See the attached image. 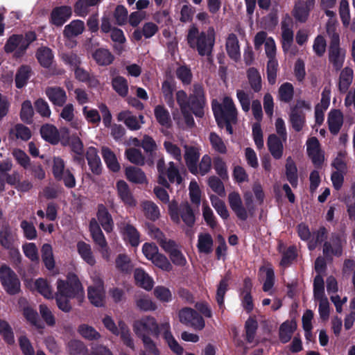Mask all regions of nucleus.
<instances>
[{"label": "nucleus", "instance_id": "21", "mask_svg": "<svg viewBox=\"0 0 355 355\" xmlns=\"http://www.w3.org/2000/svg\"><path fill=\"white\" fill-rule=\"evenodd\" d=\"M89 169L94 175H99L102 173V164L96 148L89 147L85 155Z\"/></svg>", "mask_w": 355, "mask_h": 355}, {"label": "nucleus", "instance_id": "34", "mask_svg": "<svg viewBox=\"0 0 355 355\" xmlns=\"http://www.w3.org/2000/svg\"><path fill=\"white\" fill-rule=\"evenodd\" d=\"M214 240L209 233H200L198 236L197 248L200 253L210 254L213 250Z\"/></svg>", "mask_w": 355, "mask_h": 355}, {"label": "nucleus", "instance_id": "11", "mask_svg": "<svg viewBox=\"0 0 355 355\" xmlns=\"http://www.w3.org/2000/svg\"><path fill=\"white\" fill-rule=\"evenodd\" d=\"M18 241L17 234L12 230L8 221L2 220L0 223V245L6 250L18 245Z\"/></svg>", "mask_w": 355, "mask_h": 355}, {"label": "nucleus", "instance_id": "51", "mask_svg": "<svg viewBox=\"0 0 355 355\" xmlns=\"http://www.w3.org/2000/svg\"><path fill=\"white\" fill-rule=\"evenodd\" d=\"M23 315L26 320L38 329L44 328V324L40 321L37 312L32 307L27 306L23 309Z\"/></svg>", "mask_w": 355, "mask_h": 355}, {"label": "nucleus", "instance_id": "35", "mask_svg": "<svg viewBox=\"0 0 355 355\" xmlns=\"http://www.w3.org/2000/svg\"><path fill=\"white\" fill-rule=\"evenodd\" d=\"M163 328L164 329V332L162 337L171 350L177 355H182L183 354L184 349L181 345H180L173 336L171 330V325H164Z\"/></svg>", "mask_w": 355, "mask_h": 355}, {"label": "nucleus", "instance_id": "47", "mask_svg": "<svg viewBox=\"0 0 355 355\" xmlns=\"http://www.w3.org/2000/svg\"><path fill=\"white\" fill-rule=\"evenodd\" d=\"M296 329V324L293 322L286 321L283 322L279 327V340L282 343H288Z\"/></svg>", "mask_w": 355, "mask_h": 355}, {"label": "nucleus", "instance_id": "60", "mask_svg": "<svg viewBox=\"0 0 355 355\" xmlns=\"http://www.w3.org/2000/svg\"><path fill=\"white\" fill-rule=\"evenodd\" d=\"M209 139L213 150L220 154H225L227 153L226 145L217 133L214 132H210Z\"/></svg>", "mask_w": 355, "mask_h": 355}, {"label": "nucleus", "instance_id": "29", "mask_svg": "<svg viewBox=\"0 0 355 355\" xmlns=\"http://www.w3.org/2000/svg\"><path fill=\"white\" fill-rule=\"evenodd\" d=\"M289 121L294 130L300 132L306 123L305 113L303 110H298L297 107H292L289 114Z\"/></svg>", "mask_w": 355, "mask_h": 355}, {"label": "nucleus", "instance_id": "61", "mask_svg": "<svg viewBox=\"0 0 355 355\" xmlns=\"http://www.w3.org/2000/svg\"><path fill=\"white\" fill-rule=\"evenodd\" d=\"M35 286L37 291L45 298L51 299L53 297L51 286L49 285L47 280L43 278H39L36 279Z\"/></svg>", "mask_w": 355, "mask_h": 355}, {"label": "nucleus", "instance_id": "41", "mask_svg": "<svg viewBox=\"0 0 355 355\" xmlns=\"http://www.w3.org/2000/svg\"><path fill=\"white\" fill-rule=\"evenodd\" d=\"M285 168L287 180L293 188H297L298 185L297 168L291 157L287 158Z\"/></svg>", "mask_w": 355, "mask_h": 355}, {"label": "nucleus", "instance_id": "50", "mask_svg": "<svg viewBox=\"0 0 355 355\" xmlns=\"http://www.w3.org/2000/svg\"><path fill=\"white\" fill-rule=\"evenodd\" d=\"M34 108L30 100L24 101L21 104L19 113L21 120L26 124H32L33 121Z\"/></svg>", "mask_w": 355, "mask_h": 355}, {"label": "nucleus", "instance_id": "15", "mask_svg": "<svg viewBox=\"0 0 355 355\" xmlns=\"http://www.w3.org/2000/svg\"><path fill=\"white\" fill-rule=\"evenodd\" d=\"M89 230L94 243L98 245L102 250L107 251L108 245L107 240L96 218H92L90 220L89 223Z\"/></svg>", "mask_w": 355, "mask_h": 355}, {"label": "nucleus", "instance_id": "48", "mask_svg": "<svg viewBox=\"0 0 355 355\" xmlns=\"http://www.w3.org/2000/svg\"><path fill=\"white\" fill-rule=\"evenodd\" d=\"M228 278L225 277L220 281L217 286L216 300L218 303L219 309L221 310L222 313L224 312L225 309L224 299L225 293L228 290Z\"/></svg>", "mask_w": 355, "mask_h": 355}, {"label": "nucleus", "instance_id": "49", "mask_svg": "<svg viewBox=\"0 0 355 355\" xmlns=\"http://www.w3.org/2000/svg\"><path fill=\"white\" fill-rule=\"evenodd\" d=\"M0 335L7 345H12L15 344V335L12 328L6 320L1 319H0Z\"/></svg>", "mask_w": 355, "mask_h": 355}, {"label": "nucleus", "instance_id": "3", "mask_svg": "<svg viewBox=\"0 0 355 355\" xmlns=\"http://www.w3.org/2000/svg\"><path fill=\"white\" fill-rule=\"evenodd\" d=\"M187 42L192 49H196L201 56H210L215 44V33L212 27L199 33L198 28L192 25L187 34Z\"/></svg>", "mask_w": 355, "mask_h": 355}, {"label": "nucleus", "instance_id": "57", "mask_svg": "<svg viewBox=\"0 0 355 355\" xmlns=\"http://www.w3.org/2000/svg\"><path fill=\"white\" fill-rule=\"evenodd\" d=\"M257 320L253 317H249L245 322V340L248 343H253L258 329Z\"/></svg>", "mask_w": 355, "mask_h": 355}, {"label": "nucleus", "instance_id": "25", "mask_svg": "<svg viewBox=\"0 0 355 355\" xmlns=\"http://www.w3.org/2000/svg\"><path fill=\"white\" fill-rule=\"evenodd\" d=\"M354 78V71L352 68L346 67L340 71L338 88L341 94H345L349 90Z\"/></svg>", "mask_w": 355, "mask_h": 355}, {"label": "nucleus", "instance_id": "36", "mask_svg": "<svg viewBox=\"0 0 355 355\" xmlns=\"http://www.w3.org/2000/svg\"><path fill=\"white\" fill-rule=\"evenodd\" d=\"M247 78L250 88L254 93H259L262 89V79L258 69L250 67L247 70Z\"/></svg>", "mask_w": 355, "mask_h": 355}, {"label": "nucleus", "instance_id": "12", "mask_svg": "<svg viewBox=\"0 0 355 355\" xmlns=\"http://www.w3.org/2000/svg\"><path fill=\"white\" fill-rule=\"evenodd\" d=\"M346 50L340 47V42L329 43L328 59L336 71H340L343 67Z\"/></svg>", "mask_w": 355, "mask_h": 355}, {"label": "nucleus", "instance_id": "53", "mask_svg": "<svg viewBox=\"0 0 355 355\" xmlns=\"http://www.w3.org/2000/svg\"><path fill=\"white\" fill-rule=\"evenodd\" d=\"M125 155L128 160L137 166H144L146 158L141 151L135 148H130L125 150Z\"/></svg>", "mask_w": 355, "mask_h": 355}, {"label": "nucleus", "instance_id": "8", "mask_svg": "<svg viewBox=\"0 0 355 355\" xmlns=\"http://www.w3.org/2000/svg\"><path fill=\"white\" fill-rule=\"evenodd\" d=\"M52 173L55 180L62 181L68 189H73L76 185V178L69 168H65L64 160L60 157H55L53 160Z\"/></svg>", "mask_w": 355, "mask_h": 355}, {"label": "nucleus", "instance_id": "59", "mask_svg": "<svg viewBox=\"0 0 355 355\" xmlns=\"http://www.w3.org/2000/svg\"><path fill=\"white\" fill-rule=\"evenodd\" d=\"M213 165L216 174L222 180L226 181L229 179L227 164L222 157H214Z\"/></svg>", "mask_w": 355, "mask_h": 355}, {"label": "nucleus", "instance_id": "56", "mask_svg": "<svg viewBox=\"0 0 355 355\" xmlns=\"http://www.w3.org/2000/svg\"><path fill=\"white\" fill-rule=\"evenodd\" d=\"M142 208L145 216L153 221H155L159 217V209L157 205L149 200H146L142 202Z\"/></svg>", "mask_w": 355, "mask_h": 355}, {"label": "nucleus", "instance_id": "5", "mask_svg": "<svg viewBox=\"0 0 355 355\" xmlns=\"http://www.w3.org/2000/svg\"><path fill=\"white\" fill-rule=\"evenodd\" d=\"M244 200L246 208L243 206L241 196L238 192L233 191L228 195V202L232 210L237 218L243 221L247 220L248 217V212L252 215L254 211L252 196L251 194H245Z\"/></svg>", "mask_w": 355, "mask_h": 355}, {"label": "nucleus", "instance_id": "2", "mask_svg": "<svg viewBox=\"0 0 355 355\" xmlns=\"http://www.w3.org/2000/svg\"><path fill=\"white\" fill-rule=\"evenodd\" d=\"M211 108L216 122L218 128H225L230 135L234 133L233 125L238 123V110L230 96H225L222 103L214 100Z\"/></svg>", "mask_w": 355, "mask_h": 355}, {"label": "nucleus", "instance_id": "18", "mask_svg": "<svg viewBox=\"0 0 355 355\" xmlns=\"http://www.w3.org/2000/svg\"><path fill=\"white\" fill-rule=\"evenodd\" d=\"M116 187L118 196L125 205L130 207L137 205V200L135 199L128 184L124 180L117 181Z\"/></svg>", "mask_w": 355, "mask_h": 355}, {"label": "nucleus", "instance_id": "19", "mask_svg": "<svg viewBox=\"0 0 355 355\" xmlns=\"http://www.w3.org/2000/svg\"><path fill=\"white\" fill-rule=\"evenodd\" d=\"M314 6H310L304 0H299L295 2L294 8L292 10V15L296 21L300 23H305L310 15L311 10Z\"/></svg>", "mask_w": 355, "mask_h": 355}, {"label": "nucleus", "instance_id": "55", "mask_svg": "<svg viewBox=\"0 0 355 355\" xmlns=\"http://www.w3.org/2000/svg\"><path fill=\"white\" fill-rule=\"evenodd\" d=\"M69 355H88V349L85 343L79 340H71L67 344Z\"/></svg>", "mask_w": 355, "mask_h": 355}, {"label": "nucleus", "instance_id": "17", "mask_svg": "<svg viewBox=\"0 0 355 355\" xmlns=\"http://www.w3.org/2000/svg\"><path fill=\"white\" fill-rule=\"evenodd\" d=\"M45 94L52 104L57 107H63L67 100V96L64 89L60 87H48L45 89Z\"/></svg>", "mask_w": 355, "mask_h": 355}, {"label": "nucleus", "instance_id": "27", "mask_svg": "<svg viewBox=\"0 0 355 355\" xmlns=\"http://www.w3.org/2000/svg\"><path fill=\"white\" fill-rule=\"evenodd\" d=\"M32 74V69L29 65L23 64L20 66L18 68L15 77L16 87L17 89H21L25 87Z\"/></svg>", "mask_w": 355, "mask_h": 355}, {"label": "nucleus", "instance_id": "45", "mask_svg": "<svg viewBox=\"0 0 355 355\" xmlns=\"http://www.w3.org/2000/svg\"><path fill=\"white\" fill-rule=\"evenodd\" d=\"M36 40L37 35L35 31H28L25 33L24 35H22V44L18 49L17 52H15V55H13L14 58L17 59L23 57L31 44L35 42Z\"/></svg>", "mask_w": 355, "mask_h": 355}, {"label": "nucleus", "instance_id": "37", "mask_svg": "<svg viewBox=\"0 0 355 355\" xmlns=\"http://www.w3.org/2000/svg\"><path fill=\"white\" fill-rule=\"evenodd\" d=\"M134 277L136 282V284L140 287L150 291L153 287V280L148 275V273L145 272V270L142 268H137L135 270Z\"/></svg>", "mask_w": 355, "mask_h": 355}, {"label": "nucleus", "instance_id": "24", "mask_svg": "<svg viewBox=\"0 0 355 355\" xmlns=\"http://www.w3.org/2000/svg\"><path fill=\"white\" fill-rule=\"evenodd\" d=\"M126 179L134 184H142L147 182V178L143 170L139 167L129 166L125 169Z\"/></svg>", "mask_w": 355, "mask_h": 355}, {"label": "nucleus", "instance_id": "26", "mask_svg": "<svg viewBox=\"0 0 355 355\" xmlns=\"http://www.w3.org/2000/svg\"><path fill=\"white\" fill-rule=\"evenodd\" d=\"M267 146L268 150L275 159H279L283 155L284 146L280 138L275 134L268 137Z\"/></svg>", "mask_w": 355, "mask_h": 355}, {"label": "nucleus", "instance_id": "6", "mask_svg": "<svg viewBox=\"0 0 355 355\" xmlns=\"http://www.w3.org/2000/svg\"><path fill=\"white\" fill-rule=\"evenodd\" d=\"M205 105L206 97L203 86L200 83L193 84L192 93L189 96L188 110L196 117L202 118Z\"/></svg>", "mask_w": 355, "mask_h": 355}, {"label": "nucleus", "instance_id": "7", "mask_svg": "<svg viewBox=\"0 0 355 355\" xmlns=\"http://www.w3.org/2000/svg\"><path fill=\"white\" fill-rule=\"evenodd\" d=\"M0 282L8 294L14 295L20 292V280L15 271L6 264L0 267Z\"/></svg>", "mask_w": 355, "mask_h": 355}, {"label": "nucleus", "instance_id": "38", "mask_svg": "<svg viewBox=\"0 0 355 355\" xmlns=\"http://www.w3.org/2000/svg\"><path fill=\"white\" fill-rule=\"evenodd\" d=\"M84 30V21L80 19H75L64 27L63 34L64 37L71 38L82 34Z\"/></svg>", "mask_w": 355, "mask_h": 355}, {"label": "nucleus", "instance_id": "62", "mask_svg": "<svg viewBox=\"0 0 355 355\" xmlns=\"http://www.w3.org/2000/svg\"><path fill=\"white\" fill-rule=\"evenodd\" d=\"M327 239V230L325 227L322 226L315 232H313L312 240L309 243V250H313L318 244H321Z\"/></svg>", "mask_w": 355, "mask_h": 355}, {"label": "nucleus", "instance_id": "46", "mask_svg": "<svg viewBox=\"0 0 355 355\" xmlns=\"http://www.w3.org/2000/svg\"><path fill=\"white\" fill-rule=\"evenodd\" d=\"M154 114L157 121L162 126L169 128L171 125L169 112L164 105H157L154 109Z\"/></svg>", "mask_w": 355, "mask_h": 355}, {"label": "nucleus", "instance_id": "63", "mask_svg": "<svg viewBox=\"0 0 355 355\" xmlns=\"http://www.w3.org/2000/svg\"><path fill=\"white\" fill-rule=\"evenodd\" d=\"M278 62L277 59L268 60L266 66V74L268 83L271 85L275 84L278 70Z\"/></svg>", "mask_w": 355, "mask_h": 355}, {"label": "nucleus", "instance_id": "31", "mask_svg": "<svg viewBox=\"0 0 355 355\" xmlns=\"http://www.w3.org/2000/svg\"><path fill=\"white\" fill-rule=\"evenodd\" d=\"M92 58L99 66H108L114 60V55L110 50L104 48H98L92 53Z\"/></svg>", "mask_w": 355, "mask_h": 355}, {"label": "nucleus", "instance_id": "40", "mask_svg": "<svg viewBox=\"0 0 355 355\" xmlns=\"http://www.w3.org/2000/svg\"><path fill=\"white\" fill-rule=\"evenodd\" d=\"M180 220L189 228H192L196 223V216L193 210L188 202L180 205Z\"/></svg>", "mask_w": 355, "mask_h": 355}, {"label": "nucleus", "instance_id": "14", "mask_svg": "<svg viewBox=\"0 0 355 355\" xmlns=\"http://www.w3.org/2000/svg\"><path fill=\"white\" fill-rule=\"evenodd\" d=\"M72 9L69 6L54 8L50 16V23L57 27L62 26L71 16Z\"/></svg>", "mask_w": 355, "mask_h": 355}, {"label": "nucleus", "instance_id": "42", "mask_svg": "<svg viewBox=\"0 0 355 355\" xmlns=\"http://www.w3.org/2000/svg\"><path fill=\"white\" fill-rule=\"evenodd\" d=\"M112 87L120 96L124 98L128 94V83L123 76L117 75L112 78Z\"/></svg>", "mask_w": 355, "mask_h": 355}, {"label": "nucleus", "instance_id": "9", "mask_svg": "<svg viewBox=\"0 0 355 355\" xmlns=\"http://www.w3.org/2000/svg\"><path fill=\"white\" fill-rule=\"evenodd\" d=\"M347 241L345 235L339 232H333L331 234L330 241H324L323 243L322 252L324 256L331 259L332 255L337 257L342 256L343 247Z\"/></svg>", "mask_w": 355, "mask_h": 355}, {"label": "nucleus", "instance_id": "4", "mask_svg": "<svg viewBox=\"0 0 355 355\" xmlns=\"http://www.w3.org/2000/svg\"><path fill=\"white\" fill-rule=\"evenodd\" d=\"M169 322H164L159 324L157 320L150 315H145L135 320L132 329L137 336L141 339L144 337L159 338L164 332V325H169Z\"/></svg>", "mask_w": 355, "mask_h": 355}, {"label": "nucleus", "instance_id": "33", "mask_svg": "<svg viewBox=\"0 0 355 355\" xmlns=\"http://www.w3.org/2000/svg\"><path fill=\"white\" fill-rule=\"evenodd\" d=\"M101 0H77L73 6L75 15L85 17L89 12V8L97 6Z\"/></svg>", "mask_w": 355, "mask_h": 355}, {"label": "nucleus", "instance_id": "10", "mask_svg": "<svg viewBox=\"0 0 355 355\" xmlns=\"http://www.w3.org/2000/svg\"><path fill=\"white\" fill-rule=\"evenodd\" d=\"M119 232L126 245L137 248L141 243V233L130 220H123L117 223Z\"/></svg>", "mask_w": 355, "mask_h": 355}, {"label": "nucleus", "instance_id": "58", "mask_svg": "<svg viewBox=\"0 0 355 355\" xmlns=\"http://www.w3.org/2000/svg\"><path fill=\"white\" fill-rule=\"evenodd\" d=\"M119 327V335L123 344L132 349H135L134 340L131 336L130 329L125 322L120 320L118 322Z\"/></svg>", "mask_w": 355, "mask_h": 355}, {"label": "nucleus", "instance_id": "32", "mask_svg": "<svg viewBox=\"0 0 355 355\" xmlns=\"http://www.w3.org/2000/svg\"><path fill=\"white\" fill-rule=\"evenodd\" d=\"M103 159L110 171L117 173L120 170V164L116 155L108 147H103L101 150Z\"/></svg>", "mask_w": 355, "mask_h": 355}, {"label": "nucleus", "instance_id": "16", "mask_svg": "<svg viewBox=\"0 0 355 355\" xmlns=\"http://www.w3.org/2000/svg\"><path fill=\"white\" fill-rule=\"evenodd\" d=\"M97 222L107 233H110L114 230V220L108 209L103 204H98L96 212Z\"/></svg>", "mask_w": 355, "mask_h": 355}, {"label": "nucleus", "instance_id": "23", "mask_svg": "<svg viewBox=\"0 0 355 355\" xmlns=\"http://www.w3.org/2000/svg\"><path fill=\"white\" fill-rule=\"evenodd\" d=\"M87 296L90 302L96 307H101L105 304V291L103 285L89 286Z\"/></svg>", "mask_w": 355, "mask_h": 355}, {"label": "nucleus", "instance_id": "28", "mask_svg": "<svg viewBox=\"0 0 355 355\" xmlns=\"http://www.w3.org/2000/svg\"><path fill=\"white\" fill-rule=\"evenodd\" d=\"M176 88V83L173 78L166 79L162 83V92L167 105L173 107L174 105L173 92Z\"/></svg>", "mask_w": 355, "mask_h": 355}, {"label": "nucleus", "instance_id": "64", "mask_svg": "<svg viewBox=\"0 0 355 355\" xmlns=\"http://www.w3.org/2000/svg\"><path fill=\"white\" fill-rule=\"evenodd\" d=\"M10 132L14 133L17 139L24 141L29 140L32 136L30 128L22 123H17Z\"/></svg>", "mask_w": 355, "mask_h": 355}, {"label": "nucleus", "instance_id": "13", "mask_svg": "<svg viewBox=\"0 0 355 355\" xmlns=\"http://www.w3.org/2000/svg\"><path fill=\"white\" fill-rule=\"evenodd\" d=\"M184 160L189 171L194 175H198V164L200 156V149L193 146H184Z\"/></svg>", "mask_w": 355, "mask_h": 355}, {"label": "nucleus", "instance_id": "20", "mask_svg": "<svg viewBox=\"0 0 355 355\" xmlns=\"http://www.w3.org/2000/svg\"><path fill=\"white\" fill-rule=\"evenodd\" d=\"M40 132L42 138L52 145H56L60 141V133L53 124L45 123L42 125Z\"/></svg>", "mask_w": 355, "mask_h": 355}, {"label": "nucleus", "instance_id": "39", "mask_svg": "<svg viewBox=\"0 0 355 355\" xmlns=\"http://www.w3.org/2000/svg\"><path fill=\"white\" fill-rule=\"evenodd\" d=\"M38 62L44 68H49L53 60L52 50L47 46H42L37 50L35 54Z\"/></svg>", "mask_w": 355, "mask_h": 355}, {"label": "nucleus", "instance_id": "43", "mask_svg": "<svg viewBox=\"0 0 355 355\" xmlns=\"http://www.w3.org/2000/svg\"><path fill=\"white\" fill-rule=\"evenodd\" d=\"M77 250L80 257L87 263L92 266L96 263V260L89 244L83 241H78L77 243Z\"/></svg>", "mask_w": 355, "mask_h": 355}, {"label": "nucleus", "instance_id": "54", "mask_svg": "<svg viewBox=\"0 0 355 355\" xmlns=\"http://www.w3.org/2000/svg\"><path fill=\"white\" fill-rule=\"evenodd\" d=\"M294 96V87L290 83H284L279 87L278 89V98L282 102L288 103Z\"/></svg>", "mask_w": 355, "mask_h": 355}, {"label": "nucleus", "instance_id": "52", "mask_svg": "<svg viewBox=\"0 0 355 355\" xmlns=\"http://www.w3.org/2000/svg\"><path fill=\"white\" fill-rule=\"evenodd\" d=\"M21 40L22 34H12L10 35L3 46L4 51L6 53L17 52L22 44Z\"/></svg>", "mask_w": 355, "mask_h": 355}, {"label": "nucleus", "instance_id": "1", "mask_svg": "<svg viewBox=\"0 0 355 355\" xmlns=\"http://www.w3.org/2000/svg\"><path fill=\"white\" fill-rule=\"evenodd\" d=\"M84 295L83 287L76 274L69 273L66 280L58 279L55 299L58 309L63 312L69 313L71 311V299L76 298L81 302Z\"/></svg>", "mask_w": 355, "mask_h": 355}, {"label": "nucleus", "instance_id": "44", "mask_svg": "<svg viewBox=\"0 0 355 355\" xmlns=\"http://www.w3.org/2000/svg\"><path fill=\"white\" fill-rule=\"evenodd\" d=\"M119 121H123L125 125L130 130H138L141 128V125L136 116L131 114L128 110L121 111L117 115Z\"/></svg>", "mask_w": 355, "mask_h": 355}, {"label": "nucleus", "instance_id": "22", "mask_svg": "<svg viewBox=\"0 0 355 355\" xmlns=\"http://www.w3.org/2000/svg\"><path fill=\"white\" fill-rule=\"evenodd\" d=\"M327 123L330 132L336 135L343 124V114L340 110H332L328 114Z\"/></svg>", "mask_w": 355, "mask_h": 355}, {"label": "nucleus", "instance_id": "30", "mask_svg": "<svg viewBox=\"0 0 355 355\" xmlns=\"http://www.w3.org/2000/svg\"><path fill=\"white\" fill-rule=\"evenodd\" d=\"M226 51L229 57L237 61L241 56L239 40L234 33L229 34L225 44Z\"/></svg>", "mask_w": 355, "mask_h": 355}]
</instances>
